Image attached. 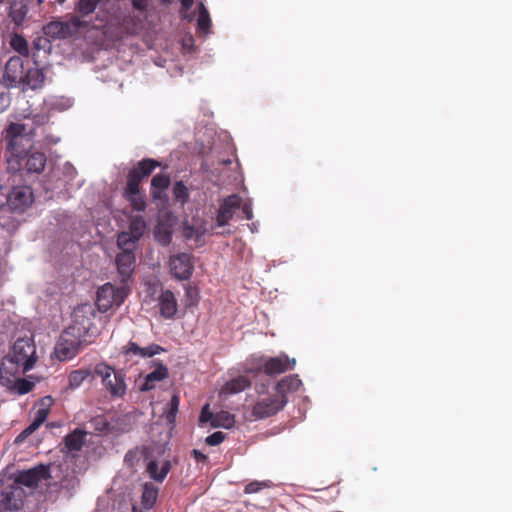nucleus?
Returning <instances> with one entry per match:
<instances>
[{"mask_svg": "<svg viewBox=\"0 0 512 512\" xmlns=\"http://www.w3.org/2000/svg\"><path fill=\"white\" fill-rule=\"evenodd\" d=\"M80 27V21L72 18L70 21L59 19L47 23L43 27L44 34L51 39H66L71 37Z\"/></svg>", "mask_w": 512, "mask_h": 512, "instance_id": "nucleus-10", "label": "nucleus"}, {"mask_svg": "<svg viewBox=\"0 0 512 512\" xmlns=\"http://www.w3.org/2000/svg\"><path fill=\"white\" fill-rule=\"evenodd\" d=\"M73 105V99L65 96H50L45 100L48 110L63 112Z\"/></svg>", "mask_w": 512, "mask_h": 512, "instance_id": "nucleus-27", "label": "nucleus"}, {"mask_svg": "<svg viewBox=\"0 0 512 512\" xmlns=\"http://www.w3.org/2000/svg\"><path fill=\"white\" fill-rule=\"evenodd\" d=\"M57 2H58L59 4H63V3L65 2V0H57Z\"/></svg>", "mask_w": 512, "mask_h": 512, "instance_id": "nucleus-57", "label": "nucleus"}, {"mask_svg": "<svg viewBox=\"0 0 512 512\" xmlns=\"http://www.w3.org/2000/svg\"><path fill=\"white\" fill-rule=\"evenodd\" d=\"M33 201L32 191L27 186L15 187L10 192L7 204L10 210L22 212L24 211Z\"/></svg>", "mask_w": 512, "mask_h": 512, "instance_id": "nucleus-13", "label": "nucleus"}, {"mask_svg": "<svg viewBox=\"0 0 512 512\" xmlns=\"http://www.w3.org/2000/svg\"><path fill=\"white\" fill-rule=\"evenodd\" d=\"M225 438L224 433L222 432H214L213 434L209 435L205 442L210 446H216L223 442Z\"/></svg>", "mask_w": 512, "mask_h": 512, "instance_id": "nucleus-42", "label": "nucleus"}, {"mask_svg": "<svg viewBox=\"0 0 512 512\" xmlns=\"http://www.w3.org/2000/svg\"><path fill=\"white\" fill-rule=\"evenodd\" d=\"M208 232H209V230L204 226L194 227V226H190L187 224L184 226V230H183V234L186 238L189 239V238H192L195 236L197 240L202 235H204Z\"/></svg>", "mask_w": 512, "mask_h": 512, "instance_id": "nucleus-40", "label": "nucleus"}, {"mask_svg": "<svg viewBox=\"0 0 512 512\" xmlns=\"http://www.w3.org/2000/svg\"><path fill=\"white\" fill-rule=\"evenodd\" d=\"M89 375L90 371L87 369L72 371L68 376V387L72 390L79 388Z\"/></svg>", "mask_w": 512, "mask_h": 512, "instance_id": "nucleus-35", "label": "nucleus"}, {"mask_svg": "<svg viewBox=\"0 0 512 512\" xmlns=\"http://www.w3.org/2000/svg\"><path fill=\"white\" fill-rule=\"evenodd\" d=\"M109 66H101L102 70H106Z\"/></svg>", "mask_w": 512, "mask_h": 512, "instance_id": "nucleus-59", "label": "nucleus"}, {"mask_svg": "<svg viewBox=\"0 0 512 512\" xmlns=\"http://www.w3.org/2000/svg\"><path fill=\"white\" fill-rule=\"evenodd\" d=\"M286 404V398L282 394L274 391L273 394L260 396L253 407L252 415L254 419H263L270 417L281 410Z\"/></svg>", "mask_w": 512, "mask_h": 512, "instance_id": "nucleus-9", "label": "nucleus"}, {"mask_svg": "<svg viewBox=\"0 0 512 512\" xmlns=\"http://www.w3.org/2000/svg\"><path fill=\"white\" fill-rule=\"evenodd\" d=\"M138 239H134L133 235L130 234L128 231H122L118 235L117 244L118 247L122 251H131L133 252L135 248V244L138 242Z\"/></svg>", "mask_w": 512, "mask_h": 512, "instance_id": "nucleus-36", "label": "nucleus"}, {"mask_svg": "<svg viewBox=\"0 0 512 512\" xmlns=\"http://www.w3.org/2000/svg\"><path fill=\"white\" fill-rule=\"evenodd\" d=\"M96 312L92 305L82 304L76 307L72 313V323L67 328H74L73 333L81 338L89 339L98 333L94 324Z\"/></svg>", "mask_w": 512, "mask_h": 512, "instance_id": "nucleus-4", "label": "nucleus"}, {"mask_svg": "<svg viewBox=\"0 0 512 512\" xmlns=\"http://www.w3.org/2000/svg\"><path fill=\"white\" fill-rule=\"evenodd\" d=\"M163 2H165L166 0H162Z\"/></svg>", "mask_w": 512, "mask_h": 512, "instance_id": "nucleus-61", "label": "nucleus"}, {"mask_svg": "<svg viewBox=\"0 0 512 512\" xmlns=\"http://www.w3.org/2000/svg\"><path fill=\"white\" fill-rule=\"evenodd\" d=\"M161 315L165 318H172L177 312V301L170 290L161 291L159 298Z\"/></svg>", "mask_w": 512, "mask_h": 512, "instance_id": "nucleus-20", "label": "nucleus"}, {"mask_svg": "<svg viewBox=\"0 0 512 512\" xmlns=\"http://www.w3.org/2000/svg\"><path fill=\"white\" fill-rule=\"evenodd\" d=\"M213 416H214V414L209 411V405L206 404L202 408L201 415H200V422L201 423L210 422L212 424Z\"/></svg>", "mask_w": 512, "mask_h": 512, "instance_id": "nucleus-46", "label": "nucleus"}, {"mask_svg": "<svg viewBox=\"0 0 512 512\" xmlns=\"http://www.w3.org/2000/svg\"><path fill=\"white\" fill-rule=\"evenodd\" d=\"M24 161L27 172L40 173L45 167L46 157L41 152H33L29 155L26 154Z\"/></svg>", "mask_w": 512, "mask_h": 512, "instance_id": "nucleus-25", "label": "nucleus"}, {"mask_svg": "<svg viewBox=\"0 0 512 512\" xmlns=\"http://www.w3.org/2000/svg\"><path fill=\"white\" fill-rule=\"evenodd\" d=\"M181 3V12L182 17L187 18L189 21L192 20V17L188 15V11L191 9L194 0H179Z\"/></svg>", "mask_w": 512, "mask_h": 512, "instance_id": "nucleus-44", "label": "nucleus"}, {"mask_svg": "<svg viewBox=\"0 0 512 512\" xmlns=\"http://www.w3.org/2000/svg\"><path fill=\"white\" fill-rule=\"evenodd\" d=\"M49 477V467L39 465L34 468L21 471L16 476V482L27 487L37 486L38 483Z\"/></svg>", "mask_w": 512, "mask_h": 512, "instance_id": "nucleus-15", "label": "nucleus"}, {"mask_svg": "<svg viewBox=\"0 0 512 512\" xmlns=\"http://www.w3.org/2000/svg\"><path fill=\"white\" fill-rule=\"evenodd\" d=\"M11 47L20 54L27 53L28 44L25 38L21 35L14 34L10 40Z\"/></svg>", "mask_w": 512, "mask_h": 512, "instance_id": "nucleus-39", "label": "nucleus"}, {"mask_svg": "<svg viewBox=\"0 0 512 512\" xmlns=\"http://www.w3.org/2000/svg\"><path fill=\"white\" fill-rule=\"evenodd\" d=\"M179 401L180 400L177 395L172 396L170 403H169L170 409H169V412L167 415L168 418L174 417L175 414L177 413L178 407H179Z\"/></svg>", "mask_w": 512, "mask_h": 512, "instance_id": "nucleus-45", "label": "nucleus"}, {"mask_svg": "<svg viewBox=\"0 0 512 512\" xmlns=\"http://www.w3.org/2000/svg\"><path fill=\"white\" fill-rule=\"evenodd\" d=\"M125 196L136 211H143L146 207L145 197L139 190L137 181L127 180Z\"/></svg>", "mask_w": 512, "mask_h": 512, "instance_id": "nucleus-19", "label": "nucleus"}, {"mask_svg": "<svg viewBox=\"0 0 512 512\" xmlns=\"http://www.w3.org/2000/svg\"><path fill=\"white\" fill-rule=\"evenodd\" d=\"M99 1L100 0H79L77 10L83 16L90 15L95 11Z\"/></svg>", "mask_w": 512, "mask_h": 512, "instance_id": "nucleus-37", "label": "nucleus"}, {"mask_svg": "<svg viewBox=\"0 0 512 512\" xmlns=\"http://www.w3.org/2000/svg\"><path fill=\"white\" fill-rule=\"evenodd\" d=\"M301 384L302 382L297 375H290L278 382L275 391L285 397L287 392L296 391Z\"/></svg>", "mask_w": 512, "mask_h": 512, "instance_id": "nucleus-30", "label": "nucleus"}, {"mask_svg": "<svg viewBox=\"0 0 512 512\" xmlns=\"http://www.w3.org/2000/svg\"><path fill=\"white\" fill-rule=\"evenodd\" d=\"M144 468L150 479L156 483H162L171 469V463L167 459L151 455L145 458Z\"/></svg>", "mask_w": 512, "mask_h": 512, "instance_id": "nucleus-11", "label": "nucleus"}, {"mask_svg": "<svg viewBox=\"0 0 512 512\" xmlns=\"http://www.w3.org/2000/svg\"><path fill=\"white\" fill-rule=\"evenodd\" d=\"M266 486H267L266 482H258V481L251 482L248 485H246L245 493L251 494V493L259 492L261 489H263Z\"/></svg>", "mask_w": 512, "mask_h": 512, "instance_id": "nucleus-43", "label": "nucleus"}, {"mask_svg": "<svg viewBox=\"0 0 512 512\" xmlns=\"http://www.w3.org/2000/svg\"><path fill=\"white\" fill-rule=\"evenodd\" d=\"M87 435L86 432L82 430H75L71 434L67 435L65 438V444L70 453L78 452L84 442H85V436Z\"/></svg>", "mask_w": 512, "mask_h": 512, "instance_id": "nucleus-28", "label": "nucleus"}, {"mask_svg": "<svg viewBox=\"0 0 512 512\" xmlns=\"http://www.w3.org/2000/svg\"><path fill=\"white\" fill-rule=\"evenodd\" d=\"M173 195L174 198L181 204H184L189 199L188 189L181 181L175 183L173 187Z\"/></svg>", "mask_w": 512, "mask_h": 512, "instance_id": "nucleus-38", "label": "nucleus"}, {"mask_svg": "<svg viewBox=\"0 0 512 512\" xmlns=\"http://www.w3.org/2000/svg\"><path fill=\"white\" fill-rule=\"evenodd\" d=\"M253 364L247 368L250 373H259L264 371L267 375H276L292 369L295 365V359H289L286 355L269 358L264 360L262 357L253 356Z\"/></svg>", "mask_w": 512, "mask_h": 512, "instance_id": "nucleus-7", "label": "nucleus"}, {"mask_svg": "<svg viewBox=\"0 0 512 512\" xmlns=\"http://www.w3.org/2000/svg\"><path fill=\"white\" fill-rule=\"evenodd\" d=\"M73 329L66 328L55 345L54 355L60 361L74 358L91 341L74 334Z\"/></svg>", "mask_w": 512, "mask_h": 512, "instance_id": "nucleus-5", "label": "nucleus"}, {"mask_svg": "<svg viewBox=\"0 0 512 512\" xmlns=\"http://www.w3.org/2000/svg\"><path fill=\"white\" fill-rule=\"evenodd\" d=\"M51 403V398H46L41 401L39 406L37 407L35 411V415L33 418V421L31 424L23 430L17 437H16V443H22L26 437L31 435L33 432H35L41 424L46 420L48 413H49V406Z\"/></svg>", "mask_w": 512, "mask_h": 512, "instance_id": "nucleus-14", "label": "nucleus"}, {"mask_svg": "<svg viewBox=\"0 0 512 512\" xmlns=\"http://www.w3.org/2000/svg\"><path fill=\"white\" fill-rule=\"evenodd\" d=\"M132 5L134 9L144 12L148 7V0H132Z\"/></svg>", "mask_w": 512, "mask_h": 512, "instance_id": "nucleus-49", "label": "nucleus"}, {"mask_svg": "<svg viewBox=\"0 0 512 512\" xmlns=\"http://www.w3.org/2000/svg\"><path fill=\"white\" fill-rule=\"evenodd\" d=\"M129 294L128 284L115 287L106 283L97 291L96 305L100 311L106 312L111 308L119 307Z\"/></svg>", "mask_w": 512, "mask_h": 512, "instance_id": "nucleus-6", "label": "nucleus"}, {"mask_svg": "<svg viewBox=\"0 0 512 512\" xmlns=\"http://www.w3.org/2000/svg\"><path fill=\"white\" fill-rule=\"evenodd\" d=\"M168 375V370L165 366L159 365L155 370L145 376L144 382L140 389L142 391H149L155 387L156 382L165 379Z\"/></svg>", "mask_w": 512, "mask_h": 512, "instance_id": "nucleus-24", "label": "nucleus"}, {"mask_svg": "<svg viewBox=\"0 0 512 512\" xmlns=\"http://www.w3.org/2000/svg\"><path fill=\"white\" fill-rule=\"evenodd\" d=\"M38 4H42L44 2V0H37Z\"/></svg>", "mask_w": 512, "mask_h": 512, "instance_id": "nucleus-58", "label": "nucleus"}, {"mask_svg": "<svg viewBox=\"0 0 512 512\" xmlns=\"http://www.w3.org/2000/svg\"><path fill=\"white\" fill-rule=\"evenodd\" d=\"M162 348L158 345H150L146 348L139 347L136 343L130 342L125 348L124 355L128 359L132 356L140 358L151 357L159 353Z\"/></svg>", "mask_w": 512, "mask_h": 512, "instance_id": "nucleus-21", "label": "nucleus"}, {"mask_svg": "<svg viewBox=\"0 0 512 512\" xmlns=\"http://www.w3.org/2000/svg\"><path fill=\"white\" fill-rule=\"evenodd\" d=\"M171 69L168 70V72L170 73L171 77H177V76H181L183 74V69L181 66H170Z\"/></svg>", "mask_w": 512, "mask_h": 512, "instance_id": "nucleus-50", "label": "nucleus"}, {"mask_svg": "<svg viewBox=\"0 0 512 512\" xmlns=\"http://www.w3.org/2000/svg\"><path fill=\"white\" fill-rule=\"evenodd\" d=\"M163 2H165L166 0H162Z\"/></svg>", "mask_w": 512, "mask_h": 512, "instance_id": "nucleus-60", "label": "nucleus"}, {"mask_svg": "<svg viewBox=\"0 0 512 512\" xmlns=\"http://www.w3.org/2000/svg\"><path fill=\"white\" fill-rule=\"evenodd\" d=\"M240 207L242 208V212H243L245 218L247 220H251L252 217H253L252 202H251V200H248L247 202H245L243 204L241 203Z\"/></svg>", "mask_w": 512, "mask_h": 512, "instance_id": "nucleus-48", "label": "nucleus"}, {"mask_svg": "<svg viewBox=\"0 0 512 512\" xmlns=\"http://www.w3.org/2000/svg\"><path fill=\"white\" fill-rule=\"evenodd\" d=\"M157 165L158 163L151 159L141 161L138 166L129 173L128 180L137 181L139 184V181L152 173Z\"/></svg>", "mask_w": 512, "mask_h": 512, "instance_id": "nucleus-22", "label": "nucleus"}, {"mask_svg": "<svg viewBox=\"0 0 512 512\" xmlns=\"http://www.w3.org/2000/svg\"><path fill=\"white\" fill-rule=\"evenodd\" d=\"M35 347L29 339H18L12 348L10 361L15 363L23 373L32 369L35 363Z\"/></svg>", "mask_w": 512, "mask_h": 512, "instance_id": "nucleus-8", "label": "nucleus"}, {"mask_svg": "<svg viewBox=\"0 0 512 512\" xmlns=\"http://www.w3.org/2000/svg\"><path fill=\"white\" fill-rule=\"evenodd\" d=\"M197 31L207 35L210 33L212 21L210 14L203 2L198 3Z\"/></svg>", "mask_w": 512, "mask_h": 512, "instance_id": "nucleus-26", "label": "nucleus"}, {"mask_svg": "<svg viewBox=\"0 0 512 512\" xmlns=\"http://www.w3.org/2000/svg\"><path fill=\"white\" fill-rule=\"evenodd\" d=\"M235 419L234 416L227 411H220L214 414L212 418V426L213 427H222L225 429H230L234 426Z\"/></svg>", "mask_w": 512, "mask_h": 512, "instance_id": "nucleus-32", "label": "nucleus"}, {"mask_svg": "<svg viewBox=\"0 0 512 512\" xmlns=\"http://www.w3.org/2000/svg\"><path fill=\"white\" fill-rule=\"evenodd\" d=\"M15 59H16V57H11L6 64H11ZM18 59L19 58H17V60Z\"/></svg>", "mask_w": 512, "mask_h": 512, "instance_id": "nucleus-56", "label": "nucleus"}, {"mask_svg": "<svg viewBox=\"0 0 512 512\" xmlns=\"http://www.w3.org/2000/svg\"><path fill=\"white\" fill-rule=\"evenodd\" d=\"M3 78L7 86L35 90L43 86L45 75L39 66H4Z\"/></svg>", "mask_w": 512, "mask_h": 512, "instance_id": "nucleus-2", "label": "nucleus"}, {"mask_svg": "<svg viewBox=\"0 0 512 512\" xmlns=\"http://www.w3.org/2000/svg\"><path fill=\"white\" fill-rule=\"evenodd\" d=\"M159 488L155 483L145 482L142 491V504L150 509L156 502Z\"/></svg>", "mask_w": 512, "mask_h": 512, "instance_id": "nucleus-29", "label": "nucleus"}, {"mask_svg": "<svg viewBox=\"0 0 512 512\" xmlns=\"http://www.w3.org/2000/svg\"><path fill=\"white\" fill-rule=\"evenodd\" d=\"M11 99L9 94L7 93H1L0 94V113H3L7 110V108L10 106Z\"/></svg>", "mask_w": 512, "mask_h": 512, "instance_id": "nucleus-47", "label": "nucleus"}, {"mask_svg": "<svg viewBox=\"0 0 512 512\" xmlns=\"http://www.w3.org/2000/svg\"><path fill=\"white\" fill-rule=\"evenodd\" d=\"M187 293H188L189 296H192L193 293H195V290H193L192 288H189Z\"/></svg>", "mask_w": 512, "mask_h": 512, "instance_id": "nucleus-55", "label": "nucleus"}, {"mask_svg": "<svg viewBox=\"0 0 512 512\" xmlns=\"http://www.w3.org/2000/svg\"><path fill=\"white\" fill-rule=\"evenodd\" d=\"M170 180L163 174H157L152 178L151 194L155 199H161L165 189L168 187Z\"/></svg>", "mask_w": 512, "mask_h": 512, "instance_id": "nucleus-31", "label": "nucleus"}, {"mask_svg": "<svg viewBox=\"0 0 512 512\" xmlns=\"http://www.w3.org/2000/svg\"><path fill=\"white\" fill-rule=\"evenodd\" d=\"M135 256L131 251H122L116 257V266L121 277V284H128L134 271Z\"/></svg>", "mask_w": 512, "mask_h": 512, "instance_id": "nucleus-18", "label": "nucleus"}, {"mask_svg": "<svg viewBox=\"0 0 512 512\" xmlns=\"http://www.w3.org/2000/svg\"><path fill=\"white\" fill-rule=\"evenodd\" d=\"M61 171H62V175H63L62 181L64 182V184H68L69 182H71L77 174L76 169L69 162H65L62 165Z\"/></svg>", "mask_w": 512, "mask_h": 512, "instance_id": "nucleus-41", "label": "nucleus"}, {"mask_svg": "<svg viewBox=\"0 0 512 512\" xmlns=\"http://www.w3.org/2000/svg\"><path fill=\"white\" fill-rule=\"evenodd\" d=\"M94 375L101 378L105 390L113 398H122L126 394V375L122 370H115L105 363H98L94 367Z\"/></svg>", "mask_w": 512, "mask_h": 512, "instance_id": "nucleus-3", "label": "nucleus"}, {"mask_svg": "<svg viewBox=\"0 0 512 512\" xmlns=\"http://www.w3.org/2000/svg\"><path fill=\"white\" fill-rule=\"evenodd\" d=\"M169 266L171 273L179 280L188 279L193 271L192 259L187 253H179L171 256Z\"/></svg>", "mask_w": 512, "mask_h": 512, "instance_id": "nucleus-12", "label": "nucleus"}, {"mask_svg": "<svg viewBox=\"0 0 512 512\" xmlns=\"http://www.w3.org/2000/svg\"><path fill=\"white\" fill-rule=\"evenodd\" d=\"M17 122L11 121L6 128L7 140V170L10 173L20 172L24 169L23 161L26 158L27 148L31 145L29 137L35 125H41L44 117L35 115L32 118L30 113L17 112Z\"/></svg>", "mask_w": 512, "mask_h": 512, "instance_id": "nucleus-1", "label": "nucleus"}, {"mask_svg": "<svg viewBox=\"0 0 512 512\" xmlns=\"http://www.w3.org/2000/svg\"><path fill=\"white\" fill-rule=\"evenodd\" d=\"M134 239H140L146 231V222L141 216L132 217L127 230Z\"/></svg>", "mask_w": 512, "mask_h": 512, "instance_id": "nucleus-34", "label": "nucleus"}, {"mask_svg": "<svg viewBox=\"0 0 512 512\" xmlns=\"http://www.w3.org/2000/svg\"><path fill=\"white\" fill-rule=\"evenodd\" d=\"M175 224V217L170 214L162 215L154 231L155 239L163 246L170 244L172 240V228Z\"/></svg>", "mask_w": 512, "mask_h": 512, "instance_id": "nucleus-17", "label": "nucleus"}, {"mask_svg": "<svg viewBox=\"0 0 512 512\" xmlns=\"http://www.w3.org/2000/svg\"><path fill=\"white\" fill-rule=\"evenodd\" d=\"M250 385V380L245 375H240L226 382L222 387L221 395H232L243 391Z\"/></svg>", "mask_w": 512, "mask_h": 512, "instance_id": "nucleus-23", "label": "nucleus"}, {"mask_svg": "<svg viewBox=\"0 0 512 512\" xmlns=\"http://www.w3.org/2000/svg\"><path fill=\"white\" fill-rule=\"evenodd\" d=\"M30 390V384L26 382H21L18 385V391L20 394H25Z\"/></svg>", "mask_w": 512, "mask_h": 512, "instance_id": "nucleus-52", "label": "nucleus"}, {"mask_svg": "<svg viewBox=\"0 0 512 512\" xmlns=\"http://www.w3.org/2000/svg\"><path fill=\"white\" fill-rule=\"evenodd\" d=\"M240 206L241 198L238 195L232 194L226 197L221 203L217 212V226L222 227L228 225L229 221L232 219L234 215V211L240 208Z\"/></svg>", "mask_w": 512, "mask_h": 512, "instance_id": "nucleus-16", "label": "nucleus"}, {"mask_svg": "<svg viewBox=\"0 0 512 512\" xmlns=\"http://www.w3.org/2000/svg\"><path fill=\"white\" fill-rule=\"evenodd\" d=\"M96 423V429L98 431H104L106 429V422L102 418H96L93 420Z\"/></svg>", "mask_w": 512, "mask_h": 512, "instance_id": "nucleus-51", "label": "nucleus"}, {"mask_svg": "<svg viewBox=\"0 0 512 512\" xmlns=\"http://www.w3.org/2000/svg\"><path fill=\"white\" fill-rule=\"evenodd\" d=\"M145 458H149V456L145 455L144 450L134 449L127 452L124 461L127 466L134 468L139 466L140 462L145 465Z\"/></svg>", "mask_w": 512, "mask_h": 512, "instance_id": "nucleus-33", "label": "nucleus"}, {"mask_svg": "<svg viewBox=\"0 0 512 512\" xmlns=\"http://www.w3.org/2000/svg\"><path fill=\"white\" fill-rule=\"evenodd\" d=\"M47 141H48V143H51V144H57L59 142V138L51 136V137L47 138Z\"/></svg>", "mask_w": 512, "mask_h": 512, "instance_id": "nucleus-54", "label": "nucleus"}, {"mask_svg": "<svg viewBox=\"0 0 512 512\" xmlns=\"http://www.w3.org/2000/svg\"><path fill=\"white\" fill-rule=\"evenodd\" d=\"M193 454H194L195 459L198 461H203L206 459V456L199 450H193Z\"/></svg>", "mask_w": 512, "mask_h": 512, "instance_id": "nucleus-53", "label": "nucleus"}]
</instances>
